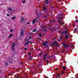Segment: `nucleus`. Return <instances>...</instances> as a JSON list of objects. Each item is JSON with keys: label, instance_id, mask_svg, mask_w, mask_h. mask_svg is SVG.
Returning a JSON list of instances; mask_svg holds the SVG:
<instances>
[{"label": "nucleus", "instance_id": "bf43d9fd", "mask_svg": "<svg viewBox=\"0 0 78 78\" xmlns=\"http://www.w3.org/2000/svg\"><path fill=\"white\" fill-rule=\"evenodd\" d=\"M1 72V71H0V73Z\"/></svg>", "mask_w": 78, "mask_h": 78}, {"label": "nucleus", "instance_id": "0e129e2a", "mask_svg": "<svg viewBox=\"0 0 78 78\" xmlns=\"http://www.w3.org/2000/svg\"><path fill=\"white\" fill-rule=\"evenodd\" d=\"M56 38H55V39H56Z\"/></svg>", "mask_w": 78, "mask_h": 78}, {"label": "nucleus", "instance_id": "c756f323", "mask_svg": "<svg viewBox=\"0 0 78 78\" xmlns=\"http://www.w3.org/2000/svg\"><path fill=\"white\" fill-rule=\"evenodd\" d=\"M32 58V57L31 56H30V57H29V58L30 59H31Z\"/></svg>", "mask_w": 78, "mask_h": 78}, {"label": "nucleus", "instance_id": "e2e57ef3", "mask_svg": "<svg viewBox=\"0 0 78 78\" xmlns=\"http://www.w3.org/2000/svg\"><path fill=\"white\" fill-rule=\"evenodd\" d=\"M51 23V22H50Z\"/></svg>", "mask_w": 78, "mask_h": 78}, {"label": "nucleus", "instance_id": "dca6fc26", "mask_svg": "<svg viewBox=\"0 0 78 78\" xmlns=\"http://www.w3.org/2000/svg\"><path fill=\"white\" fill-rule=\"evenodd\" d=\"M65 38H69V37L68 36V35H66Z\"/></svg>", "mask_w": 78, "mask_h": 78}, {"label": "nucleus", "instance_id": "2f4dec72", "mask_svg": "<svg viewBox=\"0 0 78 78\" xmlns=\"http://www.w3.org/2000/svg\"><path fill=\"white\" fill-rule=\"evenodd\" d=\"M44 17H45V18H47V15H45V16H44Z\"/></svg>", "mask_w": 78, "mask_h": 78}, {"label": "nucleus", "instance_id": "f3484780", "mask_svg": "<svg viewBox=\"0 0 78 78\" xmlns=\"http://www.w3.org/2000/svg\"><path fill=\"white\" fill-rule=\"evenodd\" d=\"M37 31V29H35L33 31V32H35Z\"/></svg>", "mask_w": 78, "mask_h": 78}, {"label": "nucleus", "instance_id": "412c9836", "mask_svg": "<svg viewBox=\"0 0 78 78\" xmlns=\"http://www.w3.org/2000/svg\"><path fill=\"white\" fill-rule=\"evenodd\" d=\"M42 54V52H41V54H39V56H41V55Z\"/></svg>", "mask_w": 78, "mask_h": 78}, {"label": "nucleus", "instance_id": "0eeeda50", "mask_svg": "<svg viewBox=\"0 0 78 78\" xmlns=\"http://www.w3.org/2000/svg\"><path fill=\"white\" fill-rule=\"evenodd\" d=\"M67 33V31H64V32H63L62 33V34H63V35H64L65 33Z\"/></svg>", "mask_w": 78, "mask_h": 78}, {"label": "nucleus", "instance_id": "4d7b16f0", "mask_svg": "<svg viewBox=\"0 0 78 78\" xmlns=\"http://www.w3.org/2000/svg\"><path fill=\"white\" fill-rule=\"evenodd\" d=\"M37 15L38 16V13H37Z\"/></svg>", "mask_w": 78, "mask_h": 78}, {"label": "nucleus", "instance_id": "a19ab883", "mask_svg": "<svg viewBox=\"0 0 78 78\" xmlns=\"http://www.w3.org/2000/svg\"><path fill=\"white\" fill-rule=\"evenodd\" d=\"M62 73H64V71H63V72H62Z\"/></svg>", "mask_w": 78, "mask_h": 78}, {"label": "nucleus", "instance_id": "79ce46f5", "mask_svg": "<svg viewBox=\"0 0 78 78\" xmlns=\"http://www.w3.org/2000/svg\"><path fill=\"white\" fill-rule=\"evenodd\" d=\"M36 23H37V22H38V21L37 20V21H36Z\"/></svg>", "mask_w": 78, "mask_h": 78}, {"label": "nucleus", "instance_id": "473e14b6", "mask_svg": "<svg viewBox=\"0 0 78 78\" xmlns=\"http://www.w3.org/2000/svg\"><path fill=\"white\" fill-rule=\"evenodd\" d=\"M76 22H77V23H78V20H76Z\"/></svg>", "mask_w": 78, "mask_h": 78}, {"label": "nucleus", "instance_id": "f257e3e1", "mask_svg": "<svg viewBox=\"0 0 78 78\" xmlns=\"http://www.w3.org/2000/svg\"><path fill=\"white\" fill-rule=\"evenodd\" d=\"M15 45H16V44H15L14 43H13L12 44L11 46V48L12 50H14V48L15 47Z\"/></svg>", "mask_w": 78, "mask_h": 78}, {"label": "nucleus", "instance_id": "f03ea898", "mask_svg": "<svg viewBox=\"0 0 78 78\" xmlns=\"http://www.w3.org/2000/svg\"><path fill=\"white\" fill-rule=\"evenodd\" d=\"M43 45L44 46H46V47H48V44H47V41H45V42L44 43L42 42Z\"/></svg>", "mask_w": 78, "mask_h": 78}, {"label": "nucleus", "instance_id": "7c9ffc66", "mask_svg": "<svg viewBox=\"0 0 78 78\" xmlns=\"http://www.w3.org/2000/svg\"><path fill=\"white\" fill-rule=\"evenodd\" d=\"M31 37L30 36V37H29V39H31Z\"/></svg>", "mask_w": 78, "mask_h": 78}, {"label": "nucleus", "instance_id": "864d4df0", "mask_svg": "<svg viewBox=\"0 0 78 78\" xmlns=\"http://www.w3.org/2000/svg\"><path fill=\"white\" fill-rule=\"evenodd\" d=\"M2 78V77H0V78Z\"/></svg>", "mask_w": 78, "mask_h": 78}, {"label": "nucleus", "instance_id": "680f3d73", "mask_svg": "<svg viewBox=\"0 0 78 78\" xmlns=\"http://www.w3.org/2000/svg\"><path fill=\"white\" fill-rule=\"evenodd\" d=\"M37 0L39 1V0Z\"/></svg>", "mask_w": 78, "mask_h": 78}, {"label": "nucleus", "instance_id": "4468645a", "mask_svg": "<svg viewBox=\"0 0 78 78\" xmlns=\"http://www.w3.org/2000/svg\"><path fill=\"white\" fill-rule=\"evenodd\" d=\"M12 34H11L9 36V38H10L11 37H12Z\"/></svg>", "mask_w": 78, "mask_h": 78}, {"label": "nucleus", "instance_id": "ddd939ff", "mask_svg": "<svg viewBox=\"0 0 78 78\" xmlns=\"http://www.w3.org/2000/svg\"><path fill=\"white\" fill-rule=\"evenodd\" d=\"M38 34L39 36L41 37V36H42V35L41 33H40V34Z\"/></svg>", "mask_w": 78, "mask_h": 78}, {"label": "nucleus", "instance_id": "9b49d317", "mask_svg": "<svg viewBox=\"0 0 78 78\" xmlns=\"http://www.w3.org/2000/svg\"><path fill=\"white\" fill-rule=\"evenodd\" d=\"M36 20V19L33 20L32 21V23H35V21Z\"/></svg>", "mask_w": 78, "mask_h": 78}, {"label": "nucleus", "instance_id": "39448f33", "mask_svg": "<svg viewBox=\"0 0 78 78\" xmlns=\"http://www.w3.org/2000/svg\"><path fill=\"white\" fill-rule=\"evenodd\" d=\"M24 20V18L23 17H21V22H23Z\"/></svg>", "mask_w": 78, "mask_h": 78}, {"label": "nucleus", "instance_id": "7ed1b4c3", "mask_svg": "<svg viewBox=\"0 0 78 78\" xmlns=\"http://www.w3.org/2000/svg\"><path fill=\"white\" fill-rule=\"evenodd\" d=\"M62 45L63 46H64L65 47H69V45L66 44V43L64 41Z\"/></svg>", "mask_w": 78, "mask_h": 78}, {"label": "nucleus", "instance_id": "603ef678", "mask_svg": "<svg viewBox=\"0 0 78 78\" xmlns=\"http://www.w3.org/2000/svg\"><path fill=\"white\" fill-rule=\"evenodd\" d=\"M39 40H41V38H39Z\"/></svg>", "mask_w": 78, "mask_h": 78}, {"label": "nucleus", "instance_id": "5fc2aeb1", "mask_svg": "<svg viewBox=\"0 0 78 78\" xmlns=\"http://www.w3.org/2000/svg\"><path fill=\"white\" fill-rule=\"evenodd\" d=\"M36 12H37V10H36Z\"/></svg>", "mask_w": 78, "mask_h": 78}, {"label": "nucleus", "instance_id": "9d476101", "mask_svg": "<svg viewBox=\"0 0 78 78\" xmlns=\"http://www.w3.org/2000/svg\"><path fill=\"white\" fill-rule=\"evenodd\" d=\"M58 22H59V23H60V24H61V25H64V23H63L61 22L59 20H58Z\"/></svg>", "mask_w": 78, "mask_h": 78}, {"label": "nucleus", "instance_id": "3c124183", "mask_svg": "<svg viewBox=\"0 0 78 78\" xmlns=\"http://www.w3.org/2000/svg\"><path fill=\"white\" fill-rule=\"evenodd\" d=\"M29 34H31V33H29Z\"/></svg>", "mask_w": 78, "mask_h": 78}, {"label": "nucleus", "instance_id": "393cba45", "mask_svg": "<svg viewBox=\"0 0 78 78\" xmlns=\"http://www.w3.org/2000/svg\"><path fill=\"white\" fill-rule=\"evenodd\" d=\"M58 19H62V18H61V17H58Z\"/></svg>", "mask_w": 78, "mask_h": 78}, {"label": "nucleus", "instance_id": "aec40b11", "mask_svg": "<svg viewBox=\"0 0 78 78\" xmlns=\"http://www.w3.org/2000/svg\"><path fill=\"white\" fill-rule=\"evenodd\" d=\"M16 19V17H15L12 18V20H14V19Z\"/></svg>", "mask_w": 78, "mask_h": 78}, {"label": "nucleus", "instance_id": "20e7f679", "mask_svg": "<svg viewBox=\"0 0 78 78\" xmlns=\"http://www.w3.org/2000/svg\"><path fill=\"white\" fill-rule=\"evenodd\" d=\"M20 35L21 36H23V29L21 30Z\"/></svg>", "mask_w": 78, "mask_h": 78}, {"label": "nucleus", "instance_id": "09e8293b", "mask_svg": "<svg viewBox=\"0 0 78 78\" xmlns=\"http://www.w3.org/2000/svg\"><path fill=\"white\" fill-rule=\"evenodd\" d=\"M6 65H8V64L7 63H6Z\"/></svg>", "mask_w": 78, "mask_h": 78}, {"label": "nucleus", "instance_id": "72a5a7b5", "mask_svg": "<svg viewBox=\"0 0 78 78\" xmlns=\"http://www.w3.org/2000/svg\"><path fill=\"white\" fill-rule=\"evenodd\" d=\"M9 16V14H7V16H8V17Z\"/></svg>", "mask_w": 78, "mask_h": 78}, {"label": "nucleus", "instance_id": "f704fd0d", "mask_svg": "<svg viewBox=\"0 0 78 78\" xmlns=\"http://www.w3.org/2000/svg\"><path fill=\"white\" fill-rule=\"evenodd\" d=\"M28 24H29V23H27L26 25H28Z\"/></svg>", "mask_w": 78, "mask_h": 78}, {"label": "nucleus", "instance_id": "5701e85b", "mask_svg": "<svg viewBox=\"0 0 78 78\" xmlns=\"http://www.w3.org/2000/svg\"><path fill=\"white\" fill-rule=\"evenodd\" d=\"M57 76H61L60 75V74H58L57 75Z\"/></svg>", "mask_w": 78, "mask_h": 78}, {"label": "nucleus", "instance_id": "e433bc0d", "mask_svg": "<svg viewBox=\"0 0 78 78\" xmlns=\"http://www.w3.org/2000/svg\"><path fill=\"white\" fill-rule=\"evenodd\" d=\"M29 43H30V44H32V43H31V42L29 41Z\"/></svg>", "mask_w": 78, "mask_h": 78}, {"label": "nucleus", "instance_id": "6ab92c4d", "mask_svg": "<svg viewBox=\"0 0 78 78\" xmlns=\"http://www.w3.org/2000/svg\"><path fill=\"white\" fill-rule=\"evenodd\" d=\"M47 55H48V53H46L45 54L44 56H46V57H47Z\"/></svg>", "mask_w": 78, "mask_h": 78}, {"label": "nucleus", "instance_id": "cd10ccee", "mask_svg": "<svg viewBox=\"0 0 78 78\" xmlns=\"http://www.w3.org/2000/svg\"><path fill=\"white\" fill-rule=\"evenodd\" d=\"M73 46H74V44H72L71 45V47H73Z\"/></svg>", "mask_w": 78, "mask_h": 78}, {"label": "nucleus", "instance_id": "1a4fd4ad", "mask_svg": "<svg viewBox=\"0 0 78 78\" xmlns=\"http://www.w3.org/2000/svg\"><path fill=\"white\" fill-rule=\"evenodd\" d=\"M66 66H63V70H65V71H67V70H66Z\"/></svg>", "mask_w": 78, "mask_h": 78}, {"label": "nucleus", "instance_id": "13d9d810", "mask_svg": "<svg viewBox=\"0 0 78 78\" xmlns=\"http://www.w3.org/2000/svg\"><path fill=\"white\" fill-rule=\"evenodd\" d=\"M40 15H41V14H40Z\"/></svg>", "mask_w": 78, "mask_h": 78}, {"label": "nucleus", "instance_id": "bb28decb", "mask_svg": "<svg viewBox=\"0 0 78 78\" xmlns=\"http://www.w3.org/2000/svg\"><path fill=\"white\" fill-rule=\"evenodd\" d=\"M25 3V1H23V3Z\"/></svg>", "mask_w": 78, "mask_h": 78}, {"label": "nucleus", "instance_id": "49530a36", "mask_svg": "<svg viewBox=\"0 0 78 78\" xmlns=\"http://www.w3.org/2000/svg\"><path fill=\"white\" fill-rule=\"evenodd\" d=\"M47 2H48V0H45Z\"/></svg>", "mask_w": 78, "mask_h": 78}, {"label": "nucleus", "instance_id": "a878e982", "mask_svg": "<svg viewBox=\"0 0 78 78\" xmlns=\"http://www.w3.org/2000/svg\"><path fill=\"white\" fill-rule=\"evenodd\" d=\"M26 41H29V40H28L27 38H26Z\"/></svg>", "mask_w": 78, "mask_h": 78}, {"label": "nucleus", "instance_id": "a211bd4d", "mask_svg": "<svg viewBox=\"0 0 78 78\" xmlns=\"http://www.w3.org/2000/svg\"><path fill=\"white\" fill-rule=\"evenodd\" d=\"M43 59H44V60H45V59H46V56H44Z\"/></svg>", "mask_w": 78, "mask_h": 78}, {"label": "nucleus", "instance_id": "a18cd8bd", "mask_svg": "<svg viewBox=\"0 0 78 78\" xmlns=\"http://www.w3.org/2000/svg\"><path fill=\"white\" fill-rule=\"evenodd\" d=\"M55 46H56V47H58V45H55Z\"/></svg>", "mask_w": 78, "mask_h": 78}, {"label": "nucleus", "instance_id": "c85d7f7f", "mask_svg": "<svg viewBox=\"0 0 78 78\" xmlns=\"http://www.w3.org/2000/svg\"><path fill=\"white\" fill-rule=\"evenodd\" d=\"M76 28H75L74 30V31H76Z\"/></svg>", "mask_w": 78, "mask_h": 78}, {"label": "nucleus", "instance_id": "2eb2a0df", "mask_svg": "<svg viewBox=\"0 0 78 78\" xmlns=\"http://www.w3.org/2000/svg\"><path fill=\"white\" fill-rule=\"evenodd\" d=\"M45 6H44V9L43 10V11H44L46 10V8H45Z\"/></svg>", "mask_w": 78, "mask_h": 78}, {"label": "nucleus", "instance_id": "de8ad7c7", "mask_svg": "<svg viewBox=\"0 0 78 78\" xmlns=\"http://www.w3.org/2000/svg\"><path fill=\"white\" fill-rule=\"evenodd\" d=\"M44 31H46V29H44Z\"/></svg>", "mask_w": 78, "mask_h": 78}, {"label": "nucleus", "instance_id": "4c0bfd02", "mask_svg": "<svg viewBox=\"0 0 78 78\" xmlns=\"http://www.w3.org/2000/svg\"><path fill=\"white\" fill-rule=\"evenodd\" d=\"M8 62H9V63H10V62H11V61H9Z\"/></svg>", "mask_w": 78, "mask_h": 78}, {"label": "nucleus", "instance_id": "58836bf2", "mask_svg": "<svg viewBox=\"0 0 78 78\" xmlns=\"http://www.w3.org/2000/svg\"><path fill=\"white\" fill-rule=\"evenodd\" d=\"M17 78H20V77L19 76H17Z\"/></svg>", "mask_w": 78, "mask_h": 78}, {"label": "nucleus", "instance_id": "b1692460", "mask_svg": "<svg viewBox=\"0 0 78 78\" xmlns=\"http://www.w3.org/2000/svg\"><path fill=\"white\" fill-rule=\"evenodd\" d=\"M59 39L60 40H62V37H59Z\"/></svg>", "mask_w": 78, "mask_h": 78}, {"label": "nucleus", "instance_id": "c9c22d12", "mask_svg": "<svg viewBox=\"0 0 78 78\" xmlns=\"http://www.w3.org/2000/svg\"><path fill=\"white\" fill-rule=\"evenodd\" d=\"M52 22H55V20H53V21H52Z\"/></svg>", "mask_w": 78, "mask_h": 78}, {"label": "nucleus", "instance_id": "f8f14e48", "mask_svg": "<svg viewBox=\"0 0 78 78\" xmlns=\"http://www.w3.org/2000/svg\"><path fill=\"white\" fill-rule=\"evenodd\" d=\"M29 45V43L28 42H26V43L24 44V45Z\"/></svg>", "mask_w": 78, "mask_h": 78}, {"label": "nucleus", "instance_id": "8fccbe9b", "mask_svg": "<svg viewBox=\"0 0 78 78\" xmlns=\"http://www.w3.org/2000/svg\"><path fill=\"white\" fill-rule=\"evenodd\" d=\"M36 19H37V20L38 19V18H36Z\"/></svg>", "mask_w": 78, "mask_h": 78}, {"label": "nucleus", "instance_id": "ea45409f", "mask_svg": "<svg viewBox=\"0 0 78 78\" xmlns=\"http://www.w3.org/2000/svg\"><path fill=\"white\" fill-rule=\"evenodd\" d=\"M24 49L25 50H27V48H24Z\"/></svg>", "mask_w": 78, "mask_h": 78}, {"label": "nucleus", "instance_id": "4be33fe9", "mask_svg": "<svg viewBox=\"0 0 78 78\" xmlns=\"http://www.w3.org/2000/svg\"><path fill=\"white\" fill-rule=\"evenodd\" d=\"M13 31V30L11 29L10 30V32H12Z\"/></svg>", "mask_w": 78, "mask_h": 78}, {"label": "nucleus", "instance_id": "6e6552de", "mask_svg": "<svg viewBox=\"0 0 78 78\" xmlns=\"http://www.w3.org/2000/svg\"><path fill=\"white\" fill-rule=\"evenodd\" d=\"M12 8H9L8 9V11H12Z\"/></svg>", "mask_w": 78, "mask_h": 78}, {"label": "nucleus", "instance_id": "423d86ee", "mask_svg": "<svg viewBox=\"0 0 78 78\" xmlns=\"http://www.w3.org/2000/svg\"><path fill=\"white\" fill-rule=\"evenodd\" d=\"M53 45H55V44H56V45H58V43L56 41H55V42H53Z\"/></svg>", "mask_w": 78, "mask_h": 78}, {"label": "nucleus", "instance_id": "37998d69", "mask_svg": "<svg viewBox=\"0 0 78 78\" xmlns=\"http://www.w3.org/2000/svg\"><path fill=\"white\" fill-rule=\"evenodd\" d=\"M58 42H60V40H58Z\"/></svg>", "mask_w": 78, "mask_h": 78}, {"label": "nucleus", "instance_id": "c03bdc74", "mask_svg": "<svg viewBox=\"0 0 78 78\" xmlns=\"http://www.w3.org/2000/svg\"><path fill=\"white\" fill-rule=\"evenodd\" d=\"M28 55H31V53H29Z\"/></svg>", "mask_w": 78, "mask_h": 78}, {"label": "nucleus", "instance_id": "6e6d98bb", "mask_svg": "<svg viewBox=\"0 0 78 78\" xmlns=\"http://www.w3.org/2000/svg\"><path fill=\"white\" fill-rule=\"evenodd\" d=\"M46 3H47V4H48V2H47Z\"/></svg>", "mask_w": 78, "mask_h": 78}, {"label": "nucleus", "instance_id": "052dcab7", "mask_svg": "<svg viewBox=\"0 0 78 78\" xmlns=\"http://www.w3.org/2000/svg\"><path fill=\"white\" fill-rule=\"evenodd\" d=\"M50 30H51V29H50Z\"/></svg>", "mask_w": 78, "mask_h": 78}]
</instances>
